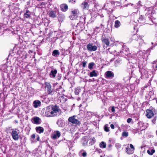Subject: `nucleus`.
<instances>
[{
    "instance_id": "1",
    "label": "nucleus",
    "mask_w": 157,
    "mask_h": 157,
    "mask_svg": "<svg viewBox=\"0 0 157 157\" xmlns=\"http://www.w3.org/2000/svg\"><path fill=\"white\" fill-rule=\"evenodd\" d=\"M145 11H147L145 15L146 16H148L151 20L152 21V22L154 23L153 22V18L152 17L153 15L155 13V11L154 10V8L152 7H151L147 8H146L145 10Z\"/></svg>"
},
{
    "instance_id": "2",
    "label": "nucleus",
    "mask_w": 157,
    "mask_h": 157,
    "mask_svg": "<svg viewBox=\"0 0 157 157\" xmlns=\"http://www.w3.org/2000/svg\"><path fill=\"white\" fill-rule=\"evenodd\" d=\"M57 13L58 14L59 13V10L57 8H55L53 10H49L48 12V15L49 17L52 18H54L56 17V14Z\"/></svg>"
},
{
    "instance_id": "3",
    "label": "nucleus",
    "mask_w": 157,
    "mask_h": 157,
    "mask_svg": "<svg viewBox=\"0 0 157 157\" xmlns=\"http://www.w3.org/2000/svg\"><path fill=\"white\" fill-rule=\"evenodd\" d=\"M12 130L11 135L13 139L15 140H18L20 137V136L19 135V130H17V132L16 128L12 129Z\"/></svg>"
},
{
    "instance_id": "4",
    "label": "nucleus",
    "mask_w": 157,
    "mask_h": 157,
    "mask_svg": "<svg viewBox=\"0 0 157 157\" xmlns=\"http://www.w3.org/2000/svg\"><path fill=\"white\" fill-rule=\"evenodd\" d=\"M132 39L138 42L139 45L140 46L143 44L144 41L141 36H138L137 34H134L132 36Z\"/></svg>"
},
{
    "instance_id": "5",
    "label": "nucleus",
    "mask_w": 157,
    "mask_h": 157,
    "mask_svg": "<svg viewBox=\"0 0 157 157\" xmlns=\"http://www.w3.org/2000/svg\"><path fill=\"white\" fill-rule=\"evenodd\" d=\"M75 117H76V116H73L69 117L68 119L69 121L73 124L80 125L81 124L80 122L78 119H75Z\"/></svg>"
},
{
    "instance_id": "6",
    "label": "nucleus",
    "mask_w": 157,
    "mask_h": 157,
    "mask_svg": "<svg viewBox=\"0 0 157 157\" xmlns=\"http://www.w3.org/2000/svg\"><path fill=\"white\" fill-rule=\"evenodd\" d=\"M45 116L48 117L54 116L53 113L52 112V109L50 107H47L45 113Z\"/></svg>"
},
{
    "instance_id": "7",
    "label": "nucleus",
    "mask_w": 157,
    "mask_h": 157,
    "mask_svg": "<svg viewBox=\"0 0 157 157\" xmlns=\"http://www.w3.org/2000/svg\"><path fill=\"white\" fill-rule=\"evenodd\" d=\"M51 109L52 110V112L53 113V115L54 116H56V113H61V110L59 109V107L58 106L55 105H52L51 107Z\"/></svg>"
},
{
    "instance_id": "8",
    "label": "nucleus",
    "mask_w": 157,
    "mask_h": 157,
    "mask_svg": "<svg viewBox=\"0 0 157 157\" xmlns=\"http://www.w3.org/2000/svg\"><path fill=\"white\" fill-rule=\"evenodd\" d=\"M105 76L106 78L112 79L113 78L114 75L113 72L111 71H108L105 73Z\"/></svg>"
},
{
    "instance_id": "9",
    "label": "nucleus",
    "mask_w": 157,
    "mask_h": 157,
    "mask_svg": "<svg viewBox=\"0 0 157 157\" xmlns=\"http://www.w3.org/2000/svg\"><path fill=\"white\" fill-rule=\"evenodd\" d=\"M87 48L88 51H94L97 50V47L96 46H93L91 43H89L87 45Z\"/></svg>"
},
{
    "instance_id": "10",
    "label": "nucleus",
    "mask_w": 157,
    "mask_h": 157,
    "mask_svg": "<svg viewBox=\"0 0 157 157\" xmlns=\"http://www.w3.org/2000/svg\"><path fill=\"white\" fill-rule=\"evenodd\" d=\"M155 114V113L152 110L147 109L146 110V116L148 118H151Z\"/></svg>"
},
{
    "instance_id": "11",
    "label": "nucleus",
    "mask_w": 157,
    "mask_h": 157,
    "mask_svg": "<svg viewBox=\"0 0 157 157\" xmlns=\"http://www.w3.org/2000/svg\"><path fill=\"white\" fill-rule=\"evenodd\" d=\"M60 7L61 10L63 12H66L68 9V6L65 3L61 4L60 6Z\"/></svg>"
},
{
    "instance_id": "12",
    "label": "nucleus",
    "mask_w": 157,
    "mask_h": 157,
    "mask_svg": "<svg viewBox=\"0 0 157 157\" xmlns=\"http://www.w3.org/2000/svg\"><path fill=\"white\" fill-rule=\"evenodd\" d=\"M101 40L102 43L105 44L106 45L108 46L109 45L110 42L109 39L102 36Z\"/></svg>"
},
{
    "instance_id": "13",
    "label": "nucleus",
    "mask_w": 157,
    "mask_h": 157,
    "mask_svg": "<svg viewBox=\"0 0 157 157\" xmlns=\"http://www.w3.org/2000/svg\"><path fill=\"white\" fill-rule=\"evenodd\" d=\"M138 129L142 131L145 129V127L144 125V123L141 122H140L138 123Z\"/></svg>"
},
{
    "instance_id": "14",
    "label": "nucleus",
    "mask_w": 157,
    "mask_h": 157,
    "mask_svg": "<svg viewBox=\"0 0 157 157\" xmlns=\"http://www.w3.org/2000/svg\"><path fill=\"white\" fill-rule=\"evenodd\" d=\"M57 73V71L56 69L52 70L49 74L50 77L51 78H54L56 77Z\"/></svg>"
},
{
    "instance_id": "15",
    "label": "nucleus",
    "mask_w": 157,
    "mask_h": 157,
    "mask_svg": "<svg viewBox=\"0 0 157 157\" xmlns=\"http://www.w3.org/2000/svg\"><path fill=\"white\" fill-rule=\"evenodd\" d=\"M41 102L38 100L34 101L33 103V105L35 108H37L41 105Z\"/></svg>"
},
{
    "instance_id": "16",
    "label": "nucleus",
    "mask_w": 157,
    "mask_h": 157,
    "mask_svg": "<svg viewBox=\"0 0 157 157\" xmlns=\"http://www.w3.org/2000/svg\"><path fill=\"white\" fill-rule=\"evenodd\" d=\"M31 12L29 10H26L25 12L24 13V17L26 18H30L31 17Z\"/></svg>"
},
{
    "instance_id": "17",
    "label": "nucleus",
    "mask_w": 157,
    "mask_h": 157,
    "mask_svg": "<svg viewBox=\"0 0 157 157\" xmlns=\"http://www.w3.org/2000/svg\"><path fill=\"white\" fill-rule=\"evenodd\" d=\"M98 75V71L96 70H93L90 73L89 76L91 77H97Z\"/></svg>"
},
{
    "instance_id": "18",
    "label": "nucleus",
    "mask_w": 157,
    "mask_h": 157,
    "mask_svg": "<svg viewBox=\"0 0 157 157\" xmlns=\"http://www.w3.org/2000/svg\"><path fill=\"white\" fill-rule=\"evenodd\" d=\"M58 14V20L59 22H62L65 19V16L62 13L59 14V13Z\"/></svg>"
},
{
    "instance_id": "19",
    "label": "nucleus",
    "mask_w": 157,
    "mask_h": 157,
    "mask_svg": "<svg viewBox=\"0 0 157 157\" xmlns=\"http://www.w3.org/2000/svg\"><path fill=\"white\" fill-rule=\"evenodd\" d=\"M81 7L83 9H87L89 8V5L87 2L84 1L82 3Z\"/></svg>"
},
{
    "instance_id": "20",
    "label": "nucleus",
    "mask_w": 157,
    "mask_h": 157,
    "mask_svg": "<svg viewBox=\"0 0 157 157\" xmlns=\"http://www.w3.org/2000/svg\"><path fill=\"white\" fill-rule=\"evenodd\" d=\"M60 132L58 131H57L55 132L52 136V138L54 139L58 138L60 136Z\"/></svg>"
},
{
    "instance_id": "21",
    "label": "nucleus",
    "mask_w": 157,
    "mask_h": 157,
    "mask_svg": "<svg viewBox=\"0 0 157 157\" xmlns=\"http://www.w3.org/2000/svg\"><path fill=\"white\" fill-rule=\"evenodd\" d=\"M137 21L139 23L141 24H143L145 22V20L143 16L141 15L139 17Z\"/></svg>"
},
{
    "instance_id": "22",
    "label": "nucleus",
    "mask_w": 157,
    "mask_h": 157,
    "mask_svg": "<svg viewBox=\"0 0 157 157\" xmlns=\"http://www.w3.org/2000/svg\"><path fill=\"white\" fill-rule=\"evenodd\" d=\"M36 130L37 132L39 133H43L44 131V128L41 127H37L36 128Z\"/></svg>"
},
{
    "instance_id": "23",
    "label": "nucleus",
    "mask_w": 157,
    "mask_h": 157,
    "mask_svg": "<svg viewBox=\"0 0 157 157\" xmlns=\"http://www.w3.org/2000/svg\"><path fill=\"white\" fill-rule=\"evenodd\" d=\"M71 13L72 15L75 16H78L79 13V11L78 9H77L72 10Z\"/></svg>"
},
{
    "instance_id": "24",
    "label": "nucleus",
    "mask_w": 157,
    "mask_h": 157,
    "mask_svg": "<svg viewBox=\"0 0 157 157\" xmlns=\"http://www.w3.org/2000/svg\"><path fill=\"white\" fill-rule=\"evenodd\" d=\"M56 93V92L53 89H52V88L47 90V93L48 95H52Z\"/></svg>"
},
{
    "instance_id": "25",
    "label": "nucleus",
    "mask_w": 157,
    "mask_h": 157,
    "mask_svg": "<svg viewBox=\"0 0 157 157\" xmlns=\"http://www.w3.org/2000/svg\"><path fill=\"white\" fill-rule=\"evenodd\" d=\"M60 54V52L59 50H55L52 53V55L55 57H58Z\"/></svg>"
},
{
    "instance_id": "26",
    "label": "nucleus",
    "mask_w": 157,
    "mask_h": 157,
    "mask_svg": "<svg viewBox=\"0 0 157 157\" xmlns=\"http://www.w3.org/2000/svg\"><path fill=\"white\" fill-rule=\"evenodd\" d=\"M126 152L128 154H132L133 153L134 151L129 147H126Z\"/></svg>"
},
{
    "instance_id": "27",
    "label": "nucleus",
    "mask_w": 157,
    "mask_h": 157,
    "mask_svg": "<svg viewBox=\"0 0 157 157\" xmlns=\"http://www.w3.org/2000/svg\"><path fill=\"white\" fill-rule=\"evenodd\" d=\"M56 91H58V94H60L64 92L65 90L61 87V86H59V88L56 89Z\"/></svg>"
},
{
    "instance_id": "28",
    "label": "nucleus",
    "mask_w": 157,
    "mask_h": 157,
    "mask_svg": "<svg viewBox=\"0 0 157 157\" xmlns=\"http://www.w3.org/2000/svg\"><path fill=\"white\" fill-rule=\"evenodd\" d=\"M121 23L118 20H116L115 21L114 27L116 28H118L120 26Z\"/></svg>"
},
{
    "instance_id": "29",
    "label": "nucleus",
    "mask_w": 157,
    "mask_h": 157,
    "mask_svg": "<svg viewBox=\"0 0 157 157\" xmlns=\"http://www.w3.org/2000/svg\"><path fill=\"white\" fill-rule=\"evenodd\" d=\"M90 141L89 143V145H92L94 144L95 143V139L94 137H93L91 139H90Z\"/></svg>"
},
{
    "instance_id": "30",
    "label": "nucleus",
    "mask_w": 157,
    "mask_h": 157,
    "mask_svg": "<svg viewBox=\"0 0 157 157\" xmlns=\"http://www.w3.org/2000/svg\"><path fill=\"white\" fill-rule=\"evenodd\" d=\"M79 154L81 155L83 157H86L87 156V153L85 151L81 150L79 152Z\"/></svg>"
},
{
    "instance_id": "31",
    "label": "nucleus",
    "mask_w": 157,
    "mask_h": 157,
    "mask_svg": "<svg viewBox=\"0 0 157 157\" xmlns=\"http://www.w3.org/2000/svg\"><path fill=\"white\" fill-rule=\"evenodd\" d=\"M45 88L47 89V90L51 88V86L50 84L48 82L45 83Z\"/></svg>"
},
{
    "instance_id": "32",
    "label": "nucleus",
    "mask_w": 157,
    "mask_h": 157,
    "mask_svg": "<svg viewBox=\"0 0 157 157\" xmlns=\"http://www.w3.org/2000/svg\"><path fill=\"white\" fill-rule=\"evenodd\" d=\"M155 152V150L154 149H149L147 151V153L150 155H152Z\"/></svg>"
},
{
    "instance_id": "33",
    "label": "nucleus",
    "mask_w": 157,
    "mask_h": 157,
    "mask_svg": "<svg viewBox=\"0 0 157 157\" xmlns=\"http://www.w3.org/2000/svg\"><path fill=\"white\" fill-rule=\"evenodd\" d=\"M81 89L80 87H78L75 90V93L76 95H78L80 92Z\"/></svg>"
},
{
    "instance_id": "34",
    "label": "nucleus",
    "mask_w": 157,
    "mask_h": 157,
    "mask_svg": "<svg viewBox=\"0 0 157 157\" xmlns=\"http://www.w3.org/2000/svg\"><path fill=\"white\" fill-rule=\"evenodd\" d=\"M40 118L37 117H35L33 118V121L34 123L36 124H39Z\"/></svg>"
},
{
    "instance_id": "35",
    "label": "nucleus",
    "mask_w": 157,
    "mask_h": 157,
    "mask_svg": "<svg viewBox=\"0 0 157 157\" xmlns=\"http://www.w3.org/2000/svg\"><path fill=\"white\" fill-rule=\"evenodd\" d=\"M95 63L93 62L90 63L88 64V68L90 70H92L93 69V67Z\"/></svg>"
},
{
    "instance_id": "36",
    "label": "nucleus",
    "mask_w": 157,
    "mask_h": 157,
    "mask_svg": "<svg viewBox=\"0 0 157 157\" xmlns=\"http://www.w3.org/2000/svg\"><path fill=\"white\" fill-rule=\"evenodd\" d=\"M106 144L104 142H102L100 144V147L101 148H105L106 147Z\"/></svg>"
},
{
    "instance_id": "37",
    "label": "nucleus",
    "mask_w": 157,
    "mask_h": 157,
    "mask_svg": "<svg viewBox=\"0 0 157 157\" xmlns=\"http://www.w3.org/2000/svg\"><path fill=\"white\" fill-rule=\"evenodd\" d=\"M69 17L71 20H74L78 17V16H75L72 14Z\"/></svg>"
},
{
    "instance_id": "38",
    "label": "nucleus",
    "mask_w": 157,
    "mask_h": 157,
    "mask_svg": "<svg viewBox=\"0 0 157 157\" xmlns=\"http://www.w3.org/2000/svg\"><path fill=\"white\" fill-rule=\"evenodd\" d=\"M109 127L108 126V125H105L104 127V129L105 131L106 132H108L109 131Z\"/></svg>"
},
{
    "instance_id": "39",
    "label": "nucleus",
    "mask_w": 157,
    "mask_h": 157,
    "mask_svg": "<svg viewBox=\"0 0 157 157\" xmlns=\"http://www.w3.org/2000/svg\"><path fill=\"white\" fill-rule=\"evenodd\" d=\"M157 117L155 116L154 118L151 121L152 124H154L156 123V121Z\"/></svg>"
},
{
    "instance_id": "40",
    "label": "nucleus",
    "mask_w": 157,
    "mask_h": 157,
    "mask_svg": "<svg viewBox=\"0 0 157 157\" xmlns=\"http://www.w3.org/2000/svg\"><path fill=\"white\" fill-rule=\"evenodd\" d=\"M128 136V133L126 132H123L122 133V136H125L126 137Z\"/></svg>"
},
{
    "instance_id": "41",
    "label": "nucleus",
    "mask_w": 157,
    "mask_h": 157,
    "mask_svg": "<svg viewBox=\"0 0 157 157\" xmlns=\"http://www.w3.org/2000/svg\"><path fill=\"white\" fill-rule=\"evenodd\" d=\"M62 121L61 120H58L57 122V124L59 126H62V124H61Z\"/></svg>"
},
{
    "instance_id": "42",
    "label": "nucleus",
    "mask_w": 157,
    "mask_h": 157,
    "mask_svg": "<svg viewBox=\"0 0 157 157\" xmlns=\"http://www.w3.org/2000/svg\"><path fill=\"white\" fill-rule=\"evenodd\" d=\"M68 2L69 3L74 4L76 2V0H69Z\"/></svg>"
},
{
    "instance_id": "43",
    "label": "nucleus",
    "mask_w": 157,
    "mask_h": 157,
    "mask_svg": "<svg viewBox=\"0 0 157 157\" xmlns=\"http://www.w3.org/2000/svg\"><path fill=\"white\" fill-rule=\"evenodd\" d=\"M87 62L86 61L83 62L82 63V65L83 67H85L86 66Z\"/></svg>"
},
{
    "instance_id": "44",
    "label": "nucleus",
    "mask_w": 157,
    "mask_h": 157,
    "mask_svg": "<svg viewBox=\"0 0 157 157\" xmlns=\"http://www.w3.org/2000/svg\"><path fill=\"white\" fill-rule=\"evenodd\" d=\"M115 146L117 148H119L121 147V145L120 144H115Z\"/></svg>"
},
{
    "instance_id": "45",
    "label": "nucleus",
    "mask_w": 157,
    "mask_h": 157,
    "mask_svg": "<svg viewBox=\"0 0 157 157\" xmlns=\"http://www.w3.org/2000/svg\"><path fill=\"white\" fill-rule=\"evenodd\" d=\"M130 148H131L132 150H133V151H134L135 148L132 144H130Z\"/></svg>"
},
{
    "instance_id": "46",
    "label": "nucleus",
    "mask_w": 157,
    "mask_h": 157,
    "mask_svg": "<svg viewBox=\"0 0 157 157\" xmlns=\"http://www.w3.org/2000/svg\"><path fill=\"white\" fill-rule=\"evenodd\" d=\"M121 62V61L120 60H116L115 63L116 64H118L119 63H120Z\"/></svg>"
},
{
    "instance_id": "47",
    "label": "nucleus",
    "mask_w": 157,
    "mask_h": 157,
    "mask_svg": "<svg viewBox=\"0 0 157 157\" xmlns=\"http://www.w3.org/2000/svg\"><path fill=\"white\" fill-rule=\"evenodd\" d=\"M132 120V119L131 118H128L127 119V121L128 123H129Z\"/></svg>"
},
{
    "instance_id": "48",
    "label": "nucleus",
    "mask_w": 157,
    "mask_h": 157,
    "mask_svg": "<svg viewBox=\"0 0 157 157\" xmlns=\"http://www.w3.org/2000/svg\"><path fill=\"white\" fill-rule=\"evenodd\" d=\"M111 111L113 112L114 113L115 112V107L114 106H112L111 107Z\"/></svg>"
},
{
    "instance_id": "49",
    "label": "nucleus",
    "mask_w": 157,
    "mask_h": 157,
    "mask_svg": "<svg viewBox=\"0 0 157 157\" xmlns=\"http://www.w3.org/2000/svg\"><path fill=\"white\" fill-rule=\"evenodd\" d=\"M110 127L112 129H114V126L113 124H111Z\"/></svg>"
},
{
    "instance_id": "50",
    "label": "nucleus",
    "mask_w": 157,
    "mask_h": 157,
    "mask_svg": "<svg viewBox=\"0 0 157 157\" xmlns=\"http://www.w3.org/2000/svg\"><path fill=\"white\" fill-rule=\"evenodd\" d=\"M31 137L33 139H34L35 138V135L34 134H33L31 136Z\"/></svg>"
},
{
    "instance_id": "51",
    "label": "nucleus",
    "mask_w": 157,
    "mask_h": 157,
    "mask_svg": "<svg viewBox=\"0 0 157 157\" xmlns=\"http://www.w3.org/2000/svg\"><path fill=\"white\" fill-rule=\"evenodd\" d=\"M137 6L138 7H140V6H141V5L140 4L139 2V3H138Z\"/></svg>"
},
{
    "instance_id": "52",
    "label": "nucleus",
    "mask_w": 157,
    "mask_h": 157,
    "mask_svg": "<svg viewBox=\"0 0 157 157\" xmlns=\"http://www.w3.org/2000/svg\"><path fill=\"white\" fill-rule=\"evenodd\" d=\"M154 43H155V45H156L157 44V42H155V43H154V42H151V44H153Z\"/></svg>"
},
{
    "instance_id": "53",
    "label": "nucleus",
    "mask_w": 157,
    "mask_h": 157,
    "mask_svg": "<svg viewBox=\"0 0 157 157\" xmlns=\"http://www.w3.org/2000/svg\"><path fill=\"white\" fill-rule=\"evenodd\" d=\"M154 26H155V29H157V24L156 23V24H155V25H154Z\"/></svg>"
},
{
    "instance_id": "54",
    "label": "nucleus",
    "mask_w": 157,
    "mask_h": 157,
    "mask_svg": "<svg viewBox=\"0 0 157 157\" xmlns=\"http://www.w3.org/2000/svg\"><path fill=\"white\" fill-rule=\"evenodd\" d=\"M44 2H41L40 4V5L41 6H42V5H44Z\"/></svg>"
},
{
    "instance_id": "55",
    "label": "nucleus",
    "mask_w": 157,
    "mask_h": 157,
    "mask_svg": "<svg viewBox=\"0 0 157 157\" xmlns=\"http://www.w3.org/2000/svg\"><path fill=\"white\" fill-rule=\"evenodd\" d=\"M39 139H40L39 137V136H38V137L36 138V140L37 141H39Z\"/></svg>"
},
{
    "instance_id": "56",
    "label": "nucleus",
    "mask_w": 157,
    "mask_h": 157,
    "mask_svg": "<svg viewBox=\"0 0 157 157\" xmlns=\"http://www.w3.org/2000/svg\"><path fill=\"white\" fill-rule=\"evenodd\" d=\"M30 52L32 53H33V51L31 50H30L29 51V53H30Z\"/></svg>"
},
{
    "instance_id": "57",
    "label": "nucleus",
    "mask_w": 157,
    "mask_h": 157,
    "mask_svg": "<svg viewBox=\"0 0 157 157\" xmlns=\"http://www.w3.org/2000/svg\"><path fill=\"white\" fill-rule=\"evenodd\" d=\"M15 122L16 123H18V121H17V120H15Z\"/></svg>"
},
{
    "instance_id": "58",
    "label": "nucleus",
    "mask_w": 157,
    "mask_h": 157,
    "mask_svg": "<svg viewBox=\"0 0 157 157\" xmlns=\"http://www.w3.org/2000/svg\"><path fill=\"white\" fill-rule=\"evenodd\" d=\"M125 51H126V52H128L129 51L128 48L127 50L126 49Z\"/></svg>"
},
{
    "instance_id": "59",
    "label": "nucleus",
    "mask_w": 157,
    "mask_h": 157,
    "mask_svg": "<svg viewBox=\"0 0 157 157\" xmlns=\"http://www.w3.org/2000/svg\"><path fill=\"white\" fill-rule=\"evenodd\" d=\"M1 28L0 27V35L2 34V33H1Z\"/></svg>"
},
{
    "instance_id": "60",
    "label": "nucleus",
    "mask_w": 157,
    "mask_h": 157,
    "mask_svg": "<svg viewBox=\"0 0 157 157\" xmlns=\"http://www.w3.org/2000/svg\"><path fill=\"white\" fill-rule=\"evenodd\" d=\"M155 39L156 40H157V36L155 37Z\"/></svg>"
},
{
    "instance_id": "61",
    "label": "nucleus",
    "mask_w": 157,
    "mask_h": 157,
    "mask_svg": "<svg viewBox=\"0 0 157 157\" xmlns=\"http://www.w3.org/2000/svg\"><path fill=\"white\" fill-rule=\"evenodd\" d=\"M155 68L156 69H157V65L156 66Z\"/></svg>"
},
{
    "instance_id": "62",
    "label": "nucleus",
    "mask_w": 157,
    "mask_h": 157,
    "mask_svg": "<svg viewBox=\"0 0 157 157\" xmlns=\"http://www.w3.org/2000/svg\"><path fill=\"white\" fill-rule=\"evenodd\" d=\"M156 135H157V130L156 131Z\"/></svg>"
},
{
    "instance_id": "63",
    "label": "nucleus",
    "mask_w": 157,
    "mask_h": 157,
    "mask_svg": "<svg viewBox=\"0 0 157 157\" xmlns=\"http://www.w3.org/2000/svg\"><path fill=\"white\" fill-rule=\"evenodd\" d=\"M147 86H146L144 87V88H147Z\"/></svg>"
},
{
    "instance_id": "64",
    "label": "nucleus",
    "mask_w": 157,
    "mask_h": 157,
    "mask_svg": "<svg viewBox=\"0 0 157 157\" xmlns=\"http://www.w3.org/2000/svg\"><path fill=\"white\" fill-rule=\"evenodd\" d=\"M87 113H91V112H88Z\"/></svg>"
}]
</instances>
